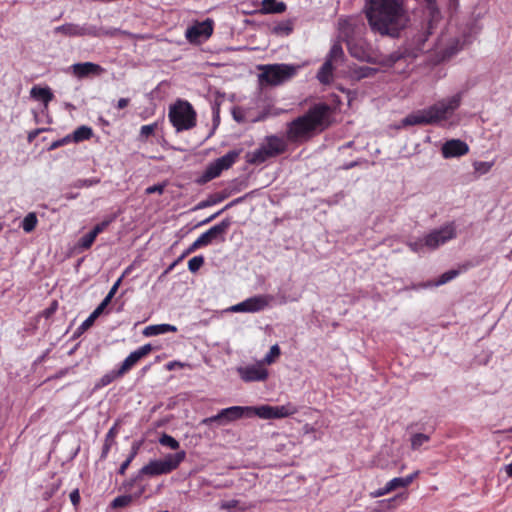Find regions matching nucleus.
<instances>
[{"mask_svg":"<svg viewBox=\"0 0 512 512\" xmlns=\"http://www.w3.org/2000/svg\"><path fill=\"white\" fill-rule=\"evenodd\" d=\"M365 16L373 33L390 38H399L410 21L405 0H367Z\"/></svg>","mask_w":512,"mask_h":512,"instance_id":"f257e3e1","label":"nucleus"},{"mask_svg":"<svg viewBox=\"0 0 512 512\" xmlns=\"http://www.w3.org/2000/svg\"><path fill=\"white\" fill-rule=\"evenodd\" d=\"M331 107L325 102L315 103L301 116L287 123L286 141L303 144L330 126Z\"/></svg>","mask_w":512,"mask_h":512,"instance_id":"f03ea898","label":"nucleus"},{"mask_svg":"<svg viewBox=\"0 0 512 512\" xmlns=\"http://www.w3.org/2000/svg\"><path fill=\"white\" fill-rule=\"evenodd\" d=\"M463 93L442 99L426 109L407 115L401 121L402 127L413 125H431L448 119L450 115L459 108L462 102Z\"/></svg>","mask_w":512,"mask_h":512,"instance_id":"7ed1b4c3","label":"nucleus"},{"mask_svg":"<svg viewBox=\"0 0 512 512\" xmlns=\"http://www.w3.org/2000/svg\"><path fill=\"white\" fill-rule=\"evenodd\" d=\"M432 29L433 23L432 20H430L425 27H422L421 30H418L411 37L407 38L405 43L397 50L383 56L379 63L382 66L390 68L400 61L407 62L408 60H413L421 53L428 51L429 49H426V42L432 34Z\"/></svg>","mask_w":512,"mask_h":512,"instance_id":"20e7f679","label":"nucleus"},{"mask_svg":"<svg viewBox=\"0 0 512 512\" xmlns=\"http://www.w3.org/2000/svg\"><path fill=\"white\" fill-rule=\"evenodd\" d=\"M287 150V142L285 139L277 135L266 136L264 142L251 152L245 155L246 162L250 165H259L270 158L277 157Z\"/></svg>","mask_w":512,"mask_h":512,"instance_id":"39448f33","label":"nucleus"},{"mask_svg":"<svg viewBox=\"0 0 512 512\" xmlns=\"http://www.w3.org/2000/svg\"><path fill=\"white\" fill-rule=\"evenodd\" d=\"M196 116L193 106L186 100H177L168 113L169 120L177 132L194 128Z\"/></svg>","mask_w":512,"mask_h":512,"instance_id":"423d86ee","label":"nucleus"},{"mask_svg":"<svg viewBox=\"0 0 512 512\" xmlns=\"http://www.w3.org/2000/svg\"><path fill=\"white\" fill-rule=\"evenodd\" d=\"M185 458L186 452L184 450L177 451L173 454H167L164 459L151 460L147 465L140 469V474L150 477L169 474L176 470Z\"/></svg>","mask_w":512,"mask_h":512,"instance_id":"0eeeda50","label":"nucleus"},{"mask_svg":"<svg viewBox=\"0 0 512 512\" xmlns=\"http://www.w3.org/2000/svg\"><path fill=\"white\" fill-rule=\"evenodd\" d=\"M299 66L292 64H273L263 67L260 79L270 85H280L293 78Z\"/></svg>","mask_w":512,"mask_h":512,"instance_id":"6e6552de","label":"nucleus"},{"mask_svg":"<svg viewBox=\"0 0 512 512\" xmlns=\"http://www.w3.org/2000/svg\"><path fill=\"white\" fill-rule=\"evenodd\" d=\"M456 225L455 222H449L438 229H434L428 234L424 235V243L430 250H435L446 242L456 238Z\"/></svg>","mask_w":512,"mask_h":512,"instance_id":"1a4fd4ad","label":"nucleus"},{"mask_svg":"<svg viewBox=\"0 0 512 512\" xmlns=\"http://www.w3.org/2000/svg\"><path fill=\"white\" fill-rule=\"evenodd\" d=\"M214 30V21L210 18L196 22L187 28L185 36L190 43H201L211 37Z\"/></svg>","mask_w":512,"mask_h":512,"instance_id":"9d476101","label":"nucleus"},{"mask_svg":"<svg viewBox=\"0 0 512 512\" xmlns=\"http://www.w3.org/2000/svg\"><path fill=\"white\" fill-rule=\"evenodd\" d=\"M232 225L231 217H226L220 223L212 226L206 232L202 233L198 239L203 246H208L214 241L224 242L225 236Z\"/></svg>","mask_w":512,"mask_h":512,"instance_id":"9b49d317","label":"nucleus"},{"mask_svg":"<svg viewBox=\"0 0 512 512\" xmlns=\"http://www.w3.org/2000/svg\"><path fill=\"white\" fill-rule=\"evenodd\" d=\"M272 299L273 297L271 295H256L234 305L232 311L248 313L260 312L270 305Z\"/></svg>","mask_w":512,"mask_h":512,"instance_id":"f8f14e48","label":"nucleus"},{"mask_svg":"<svg viewBox=\"0 0 512 512\" xmlns=\"http://www.w3.org/2000/svg\"><path fill=\"white\" fill-rule=\"evenodd\" d=\"M469 152V146L460 139H451L446 141L441 148L442 156L445 159L461 157Z\"/></svg>","mask_w":512,"mask_h":512,"instance_id":"ddd939ff","label":"nucleus"},{"mask_svg":"<svg viewBox=\"0 0 512 512\" xmlns=\"http://www.w3.org/2000/svg\"><path fill=\"white\" fill-rule=\"evenodd\" d=\"M152 350V345L148 343L131 352L119 367V373L123 375L127 373L140 359L147 356Z\"/></svg>","mask_w":512,"mask_h":512,"instance_id":"4468645a","label":"nucleus"},{"mask_svg":"<svg viewBox=\"0 0 512 512\" xmlns=\"http://www.w3.org/2000/svg\"><path fill=\"white\" fill-rule=\"evenodd\" d=\"M121 32L119 28H104L85 23L80 25V37H114Z\"/></svg>","mask_w":512,"mask_h":512,"instance_id":"2eb2a0df","label":"nucleus"},{"mask_svg":"<svg viewBox=\"0 0 512 512\" xmlns=\"http://www.w3.org/2000/svg\"><path fill=\"white\" fill-rule=\"evenodd\" d=\"M238 373L245 382L264 381L268 378L267 369L260 365L240 367Z\"/></svg>","mask_w":512,"mask_h":512,"instance_id":"dca6fc26","label":"nucleus"},{"mask_svg":"<svg viewBox=\"0 0 512 512\" xmlns=\"http://www.w3.org/2000/svg\"><path fill=\"white\" fill-rule=\"evenodd\" d=\"M70 70L72 74L79 79H83L91 75L98 76L101 75L104 71V69L99 64L93 62L75 63L70 66Z\"/></svg>","mask_w":512,"mask_h":512,"instance_id":"f3484780","label":"nucleus"},{"mask_svg":"<svg viewBox=\"0 0 512 512\" xmlns=\"http://www.w3.org/2000/svg\"><path fill=\"white\" fill-rule=\"evenodd\" d=\"M461 270L459 269H451L439 276V278L436 281H429L426 283H420L418 285H413V289H419V288H429V287H438L441 285H444L454 278H456L460 274Z\"/></svg>","mask_w":512,"mask_h":512,"instance_id":"a211bd4d","label":"nucleus"},{"mask_svg":"<svg viewBox=\"0 0 512 512\" xmlns=\"http://www.w3.org/2000/svg\"><path fill=\"white\" fill-rule=\"evenodd\" d=\"M287 5L283 1L277 0H262L261 8L258 10L259 14H281L285 12Z\"/></svg>","mask_w":512,"mask_h":512,"instance_id":"6ab92c4d","label":"nucleus"},{"mask_svg":"<svg viewBox=\"0 0 512 512\" xmlns=\"http://www.w3.org/2000/svg\"><path fill=\"white\" fill-rule=\"evenodd\" d=\"M223 410L227 424L242 418H250L249 406H231Z\"/></svg>","mask_w":512,"mask_h":512,"instance_id":"aec40b11","label":"nucleus"},{"mask_svg":"<svg viewBox=\"0 0 512 512\" xmlns=\"http://www.w3.org/2000/svg\"><path fill=\"white\" fill-rule=\"evenodd\" d=\"M30 96L34 100L41 101L45 107H47L49 102H51L54 98V94L49 87H41L38 85H34L31 88Z\"/></svg>","mask_w":512,"mask_h":512,"instance_id":"412c9836","label":"nucleus"},{"mask_svg":"<svg viewBox=\"0 0 512 512\" xmlns=\"http://www.w3.org/2000/svg\"><path fill=\"white\" fill-rule=\"evenodd\" d=\"M418 474L419 471H415L405 477H395L385 484L386 490H388L390 493L399 488H406L413 482V480L418 476Z\"/></svg>","mask_w":512,"mask_h":512,"instance_id":"4be33fe9","label":"nucleus"},{"mask_svg":"<svg viewBox=\"0 0 512 512\" xmlns=\"http://www.w3.org/2000/svg\"><path fill=\"white\" fill-rule=\"evenodd\" d=\"M144 490H145L144 487H141L135 495L124 494V495L117 496L110 503V507L113 509L128 507L133 502V500L135 498L140 497L144 493Z\"/></svg>","mask_w":512,"mask_h":512,"instance_id":"5701e85b","label":"nucleus"},{"mask_svg":"<svg viewBox=\"0 0 512 512\" xmlns=\"http://www.w3.org/2000/svg\"><path fill=\"white\" fill-rule=\"evenodd\" d=\"M242 149H235L227 152L220 158L214 160L216 164L222 169V171L229 169L237 161Z\"/></svg>","mask_w":512,"mask_h":512,"instance_id":"b1692460","label":"nucleus"},{"mask_svg":"<svg viewBox=\"0 0 512 512\" xmlns=\"http://www.w3.org/2000/svg\"><path fill=\"white\" fill-rule=\"evenodd\" d=\"M298 411V407L290 402L281 406H272V419L286 418L296 414Z\"/></svg>","mask_w":512,"mask_h":512,"instance_id":"393cba45","label":"nucleus"},{"mask_svg":"<svg viewBox=\"0 0 512 512\" xmlns=\"http://www.w3.org/2000/svg\"><path fill=\"white\" fill-rule=\"evenodd\" d=\"M231 192L224 190L220 193H214L209 195L205 200L200 201L195 209H203L206 207H210L213 205H216L222 201H224L226 198L230 196Z\"/></svg>","mask_w":512,"mask_h":512,"instance_id":"a878e982","label":"nucleus"},{"mask_svg":"<svg viewBox=\"0 0 512 512\" xmlns=\"http://www.w3.org/2000/svg\"><path fill=\"white\" fill-rule=\"evenodd\" d=\"M222 173V169L216 164L215 161L211 162L202 173V175L197 179V183L202 185L205 184L212 179L217 178Z\"/></svg>","mask_w":512,"mask_h":512,"instance_id":"bb28decb","label":"nucleus"},{"mask_svg":"<svg viewBox=\"0 0 512 512\" xmlns=\"http://www.w3.org/2000/svg\"><path fill=\"white\" fill-rule=\"evenodd\" d=\"M177 327L171 324H157V325H150L145 327L143 330V335L150 337V336H156L160 334H165L168 332H176Z\"/></svg>","mask_w":512,"mask_h":512,"instance_id":"cd10ccee","label":"nucleus"},{"mask_svg":"<svg viewBox=\"0 0 512 512\" xmlns=\"http://www.w3.org/2000/svg\"><path fill=\"white\" fill-rule=\"evenodd\" d=\"M334 68V64L330 63L329 60H325L317 72L316 77L318 81L324 85L331 83Z\"/></svg>","mask_w":512,"mask_h":512,"instance_id":"c85d7f7f","label":"nucleus"},{"mask_svg":"<svg viewBox=\"0 0 512 512\" xmlns=\"http://www.w3.org/2000/svg\"><path fill=\"white\" fill-rule=\"evenodd\" d=\"M55 33L62 34L67 37H80V24L65 23L54 29Z\"/></svg>","mask_w":512,"mask_h":512,"instance_id":"c756f323","label":"nucleus"},{"mask_svg":"<svg viewBox=\"0 0 512 512\" xmlns=\"http://www.w3.org/2000/svg\"><path fill=\"white\" fill-rule=\"evenodd\" d=\"M250 418L259 417L261 419H272V406L271 405H260V406H249Z\"/></svg>","mask_w":512,"mask_h":512,"instance_id":"7c9ffc66","label":"nucleus"},{"mask_svg":"<svg viewBox=\"0 0 512 512\" xmlns=\"http://www.w3.org/2000/svg\"><path fill=\"white\" fill-rule=\"evenodd\" d=\"M93 135L92 128L82 125L74 130L72 134H69L71 141L73 142H82L85 140H89Z\"/></svg>","mask_w":512,"mask_h":512,"instance_id":"2f4dec72","label":"nucleus"},{"mask_svg":"<svg viewBox=\"0 0 512 512\" xmlns=\"http://www.w3.org/2000/svg\"><path fill=\"white\" fill-rule=\"evenodd\" d=\"M345 54L342 48V45L339 42H335L331 48L329 53L326 55L325 60H329L330 63H338L344 60Z\"/></svg>","mask_w":512,"mask_h":512,"instance_id":"473e14b6","label":"nucleus"},{"mask_svg":"<svg viewBox=\"0 0 512 512\" xmlns=\"http://www.w3.org/2000/svg\"><path fill=\"white\" fill-rule=\"evenodd\" d=\"M247 196H248V194L232 200L231 202L226 204L221 210L217 211L216 213H214L211 216L207 217L206 219L202 220L197 226H203V225H206V224L212 222L215 218H217L225 210L230 209L233 206L242 203Z\"/></svg>","mask_w":512,"mask_h":512,"instance_id":"72a5a7b5","label":"nucleus"},{"mask_svg":"<svg viewBox=\"0 0 512 512\" xmlns=\"http://www.w3.org/2000/svg\"><path fill=\"white\" fill-rule=\"evenodd\" d=\"M115 435H116L115 427L110 428L105 436V441H104V444L102 447L101 456H100V458L102 460L106 459V457L108 456V453H109L112 445L114 444Z\"/></svg>","mask_w":512,"mask_h":512,"instance_id":"f704fd0d","label":"nucleus"},{"mask_svg":"<svg viewBox=\"0 0 512 512\" xmlns=\"http://www.w3.org/2000/svg\"><path fill=\"white\" fill-rule=\"evenodd\" d=\"M122 376H123V374L119 373V369L112 370V371L104 374L100 378V380L96 383L95 387L96 388L105 387V386L109 385L110 383H112L115 379L120 378Z\"/></svg>","mask_w":512,"mask_h":512,"instance_id":"c9c22d12","label":"nucleus"},{"mask_svg":"<svg viewBox=\"0 0 512 512\" xmlns=\"http://www.w3.org/2000/svg\"><path fill=\"white\" fill-rule=\"evenodd\" d=\"M293 31V21L286 20L279 22L273 27L272 32L276 35H289Z\"/></svg>","mask_w":512,"mask_h":512,"instance_id":"e433bc0d","label":"nucleus"},{"mask_svg":"<svg viewBox=\"0 0 512 512\" xmlns=\"http://www.w3.org/2000/svg\"><path fill=\"white\" fill-rule=\"evenodd\" d=\"M103 313L98 307L89 315V317L82 322V324L78 327L77 331L79 333L84 332L88 328H90L95 320Z\"/></svg>","mask_w":512,"mask_h":512,"instance_id":"4c0bfd02","label":"nucleus"},{"mask_svg":"<svg viewBox=\"0 0 512 512\" xmlns=\"http://www.w3.org/2000/svg\"><path fill=\"white\" fill-rule=\"evenodd\" d=\"M159 443L162 446H166L172 450H178L180 447V443L171 435L163 433L159 438Z\"/></svg>","mask_w":512,"mask_h":512,"instance_id":"58836bf2","label":"nucleus"},{"mask_svg":"<svg viewBox=\"0 0 512 512\" xmlns=\"http://www.w3.org/2000/svg\"><path fill=\"white\" fill-rule=\"evenodd\" d=\"M37 222L38 220L36 215L34 213H29L22 221V229L29 233L35 229Z\"/></svg>","mask_w":512,"mask_h":512,"instance_id":"ea45409f","label":"nucleus"},{"mask_svg":"<svg viewBox=\"0 0 512 512\" xmlns=\"http://www.w3.org/2000/svg\"><path fill=\"white\" fill-rule=\"evenodd\" d=\"M430 440V436L423 433H416L411 437V448L418 450L424 443Z\"/></svg>","mask_w":512,"mask_h":512,"instance_id":"a19ab883","label":"nucleus"},{"mask_svg":"<svg viewBox=\"0 0 512 512\" xmlns=\"http://www.w3.org/2000/svg\"><path fill=\"white\" fill-rule=\"evenodd\" d=\"M473 167L477 176H480L488 173L491 170L493 167V162L475 161L473 163Z\"/></svg>","mask_w":512,"mask_h":512,"instance_id":"79ce46f5","label":"nucleus"},{"mask_svg":"<svg viewBox=\"0 0 512 512\" xmlns=\"http://www.w3.org/2000/svg\"><path fill=\"white\" fill-rule=\"evenodd\" d=\"M204 256H194L188 261V269L191 273H196L204 265Z\"/></svg>","mask_w":512,"mask_h":512,"instance_id":"37998d69","label":"nucleus"},{"mask_svg":"<svg viewBox=\"0 0 512 512\" xmlns=\"http://www.w3.org/2000/svg\"><path fill=\"white\" fill-rule=\"evenodd\" d=\"M223 413H224V410L222 409L216 415H213L211 417L203 419L202 423L205 424V425H209V424H211L213 422H217L220 425H225L227 423H226V420H225V414H223Z\"/></svg>","mask_w":512,"mask_h":512,"instance_id":"c03bdc74","label":"nucleus"},{"mask_svg":"<svg viewBox=\"0 0 512 512\" xmlns=\"http://www.w3.org/2000/svg\"><path fill=\"white\" fill-rule=\"evenodd\" d=\"M96 237L97 236L92 231L88 232L79 240V247L82 249L90 248L93 242L95 241Z\"/></svg>","mask_w":512,"mask_h":512,"instance_id":"a18cd8bd","label":"nucleus"},{"mask_svg":"<svg viewBox=\"0 0 512 512\" xmlns=\"http://www.w3.org/2000/svg\"><path fill=\"white\" fill-rule=\"evenodd\" d=\"M98 183H100L99 178L77 179L73 183V187H75V188L91 187V186L97 185Z\"/></svg>","mask_w":512,"mask_h":512,"instance_id":"49530a36","label":"nucleus"},{"mask_svg":"<svg viewBox=\"0 0 512 512\" xmlns=\"http://www.w3.org/2000/svg\"><path fill=\"white\" fill-rule=\"evenodd\" d=\"M281 354L280 348L277 344L271 346L269 352L266 354L264 358V362L267 364H272L277 357Z\"/></svg>","mask_w":512,"mask_h":512,"instance_id":"de8ad7c7","label":"nucleus"},{"mask_svg":"<svg viewBox=\"0 0 512 512\" xmlns=\"http://www.w3.org/2000/svg\"><path fill=\"white\" fill-rule=\"evenodd\" d=\"M144 476L140 474V470L137 472V474H135L133 477H131L130 479L126 480L125 482H123L122 484V487L125 491H130L132 489V487L139 481L142 480Z\"/></svg>","mask_w":512,"mask_h":512,"instance_id":"09e8293b","label":"nucleus"},{"mask_svg":"<svg viewBox=\"0 0 512 512\" xmlns=\"http://www.w3.org/2000/svg\"><path fill=\"white\" fill-rule=\"evenodd\" d=\"M114 220V217H110L108 219L103 220L102 222L96 224L93 229L91 230L96 236H98L100 233H102Z\"/></svg>","mask_w":512,"mask_h":512,"instance_id":"8fccbe9b","label":"nucleus"},{"mask_svg":"<svg viewBox=\"0 0 512 512\" xmlns=\"http://www.w3.org/2000/svg\"><path fill=\"white\" fill-rule=\"evenodd\" d=\"M157 128V123H152L148 125H143L140 129V136L144 138H148L149 136L153 135L155 130Z\"/></svg>","mask_w":512,"mask_h":512,"instance_id":"3c124183","label":"nucleus"},{"mask_svg":"<svg viewBox=\"0 0 512 512\" xmlns=\"http://www.w3.org/2000/svg\"><path fill=\"white\" fill-rule=\"evenodd\" d=\"M407 246L413 252H420L424 247H426V244L424 243V236L422 238H419V239L415 240V241L408 242Z\"/></svg>","mask_w":512,"mask_h":512,"instance_id":"603ef678","label":"nucleus"},{"mask_svg":"<svg viewBox=\"0 0 512 512\" xmlns=\"http://www.w3.org/2000/svg\"><path fill=\"white\" fill-rule=\"evenodd\" d=\"M204 247L202 243L197 238L180 256L179 260H183L186 256L194 252L195 250Z\"/></svg>","mask_w":512,"mask_h":512,"instance_id":"864d4df0","label":"nucleus"},{"mask_svg":"<svg viewBox=\"0 0 512 512\" xmlns=\"http://www.w3.org/2000/svg\"><path fill=\"white\" fill-rule=\"evenodd\" d=\"M71 141V138L69 135H66L65 137L58 139L50 144L48 147V151H53L63 145L69 144Z\"/></svg>","mask_w":512,"mask_h":512,"instance_id":"5fc2aeb1","label":"nucleus"},{"mask_svg":"<svg viewBox=\"0 0 512 512\" xmlns=\"http://www.w3.org/2000/svg\"><path fill=\"white\" fill-rule=\"evenodd\" d=\"M238 505H239V501L236 499H232L229 501L221 502L220 509L231 512V511L235 510L238 507Z\"/></svg>","mask_w":512,"mask_h":512,"instance_id":"6e6d98bb","label":"nucleus"},{"mask_svg":"<svg viewBox=\"0 0 512 512\" xmlns=\"http://www.w3.org/2000/svg\"><path fill=\"white\" fill-rule=\"evenodd\" d=\"M166 187V183H159L152 186H149L146 188L145 193L147 195L158 193L162 194L164 192V189Z\"/></svg>","mask_w":512,"mask_h":512,"instance_id":"4d7b16f0","label":"nucleus"},{"mask_svg":"<svg viewBox=\"0 0 512 512\" xmlns=\"http://www.w3.org/2000/svg\"><path fill=\"white\" fill-rule=\"evenodd\" d=\"M58 308V303L57 301H53L49 307H47L46 309L43 310L42 312V315L45 317V318H50L57 310Z\"/></svg>","mask_w":512,"mask_h":512,"instance_id":"13d9d810","label":"nucleus"},{"mask_svg":"<svg viewBox=\"0 0 512 512\" xmlns=\"http://www.w3.org/2000/svg\"><path fill=\"white\" fill-rule=\"evenodd\" d=\"M139 448H140V444L139 443H133L131 451H130L128 457L126 458V461H128L131 464V462L137 456Z\"/></svg>","mask_w":512,"mask_h":512,"instance_id":"bf43d9fd","label":"nucleus"},{"mask_svg":"<svg viewBox=\"0 0 512 512\" xmlns=\"http://www.w3.org/2000/svg\"><path fill=\"white\" fill-rule=\"evenodd\" d=\"M426 3L427 8L431 12V14L434 16L435 13H438V6H437V0H423Z\"/></svg>","mask_w":512,"mask_h":512,"instance_id":"052dcab7","label":"nucleus"},{"mask_svg":"<svg viewBox=\"0 0 512 512\" xmlns=\"http://www.w3.org/2000/svg\"><path fill=\"white\" fill-rule=\"evenodd\" d=\"M80 493H79V490L78 489H74L71 493H70V500H71V503L73 504L74 507H77L80 503Z\"/></svg>","mask_w":512,"mask_h":512,"instance_id":"680f3d73","label":"nucleus"},{"mask_svg":"<svg viewBox=\"0 0 512 512\" xmlns=\"http://www.w3.org/2000/svg\"><path fill=\"white\" fill-rule=\"evenodd\" d=\"M46 128H36L28 133L27 140L29 143L33 142L34 139L42 132L46 131Z\"/></svg>","mask_w":512,"mask_h":512,"instance_id":"e2e57ef3","label":"nucleus"},{"mask_svg":"<svg viewBox=\"0 0 512 512\" xmlns=\"http://www.w3.org/2000/svg\"><path fill=\"white\" fill-rule=\"evenodd\" d=\"M114 297V295L108 293L105 298L102 300V302L97 306L101 311L104 312V310L106 309V307L110 304L112 298Z\"/></svg>","mask_w":512,"mask_h":512,"instance_id":"0e129e2a","label":"nucleus"},{"mask_svg":"<svg viewBox=\"0 0 512 512\" xmlns=\"http://www.w3.org/2000/svg\"><path fill=\"white\" fill-rule=\"evenodd\" d=\"M388 493H389V491L386 490V485H385L384 487H381V488L371 492L370 495L373 498H378V497L384 496V495H386Z\"/></svg>","mask_w":512,"mask_h":512,"instance_id":"69168bd1","label":"nucleus"},{"mask_svg":"<svg viewBox=\"0 0 512 512\" xmlns=\"http://www.w3.org/2000/svg\"><path fill=\"white\" fill-rule=\"evenodd\" d=\"M69 370H70V368L60 369L58 372H56L55 375L49 377L48 380L62 378V377H64L65 375H67L69 373Z\"/></svg>","mask_w":512,"mask_h":512,"instance_id":"338daca9","label":"nucleus"},{"mask_svg":"<svg viewBox=\"0 0 512 512\" xmlns=\"http://www.w3.org/2000/svg\"><path fill=\"white\" fill-rule=\"evenodd\" d=\"M130 99L129 98H120L116 104V107L118 109H124L129 105Z\"/></svg>","mask_w":512,"mask_h":512,"instance_id":"774afa93","label":"nucleus"}]
</instances>
